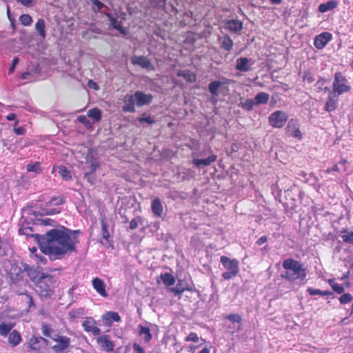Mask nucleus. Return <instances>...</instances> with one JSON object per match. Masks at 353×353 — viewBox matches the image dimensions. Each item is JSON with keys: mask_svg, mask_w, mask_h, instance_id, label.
<instances>
[{"mask_svg": "<svg viewBox=\"0 0 353 353\" xmlns=\"http://www.w3.org/2000/svg\"><path fill=\"white\" fill-rule=\"evenodd\" d=\"M48 344V341L42 336H32L28 341V348L35 353H40Z\"/></svg>", "mask_w": 353, "mask_h": 353, "instance_id": "nucleus-7", "label": "nucleus"}, {"mask_svg": "<svg viewBox=\"0 0 353 353\" xmlns=\"http://www.w3.org/2000/svg\"><path fill=\"white\" fill-rule=\"evenodd\" d=\"M17 118V115L14 113H10L7 115L6 119L8 121H14Z\"/></svg>", "mask_w": 353, "mask_h": 353, "instance_id": "nucleus-64", "label": "nucleus"}, {"mask_svg": "<svg viewBox=\"0 0 353 353\" xmlns=\"http://www.w3.org/2000/svg\"><path fill=\"white\" fill-rule=\"evenodd\" d=\"M131 62L133 65H140L143 68H148L151 65L150 60L143 56H134L131 59Z\"/></svg>", "mask_w": 353, "mask_h": 353, "instance_id": "nucleus-20", "label": "nucleus"}, {"mask_svg": "<svg viewBox=\"0 0 353 353\" xmlns=\"http://www.w3.org/2000/svg\"><path fill=\"white\" fill-rule=\"evenodd\" d=\"M98 344L106 352H112L114 347V343L110 340L109 335H102L97 339Z\"/></svg>", "mask_w": 353, "mask_h": 353, "instance_id": "nucleus-17", "label": "nucleus"}, {"mask_svg": "<svg viewBox=\"0 0 353 353\" xmlns=\"http://www.w3.org/2000/svg\"><path fill=\"white\" fill-rule=\"evenodd\" d=\"M103 320L105 322L106 325H110L112 322H120L121 316L116 312H107L103 316Z\"/></svg>", "mask_w": 353, "mask_h": 353, "instance_id": "nucleus-23", "label": "nucleus"}, {"mask_svg": "<svg viewBox=\"0 0 353 353\" xmlns=\"http://www.w3.org/2000/svg\"><path fill=\"white\" fill-rule=\"evenodd\" d=\"M176 75L183 77L188 83H194L196 81V75L190 70H179Z\"/></svg>", "mask_w": 353, "mask_h": 353, "instance_id": "nucleus-24", "label": "nucleus"}, {"mask_svg": "<svg viewBox=\"0 0 353 353\" xmlns=\"http://www.w3.org/2000/svg\"><path fill=\"white\" fill-rule=\"evenodd\" d=\"M307 292L311 296H313V295H321V296L322 295V291L319 289L308 288L307 289Z\"/></svg>", "mask_w": 353, "mask_h": 353, "instance_id": "nucleus-54", "label": "nucleus"}, {"mask_svg": "<svg viewBox=\"0 0 353 353\" xmlns=\"http://www.w3.org/2000/svg\"><path fill=\"white\" fill-rule=\"evenodd\" d=\"M350 90L351 85L346 77L341 72H335L331 91L341 95L343 93L348 92Z\"/></svg>", "mask_w": 353, "mask_h": 353, "instance_id": "nucleus-5", "label": "nucleus"}, {"mask_svg": "<svg viewBox=\"0 0 353 353\" xmlns=\"http://www.w3.org/2000/svg\"><path fill=\"white\" fill-rule=\"evenodd\" d=\"M161 278L163 283L167 286L172 285L175 283V278L170 273L166 272L163 274H161Z\"/></svg>", "mask_w": 353, "mask_h": 353, "instance_id": "nucleus-34", "label": "nucleus"}, {"mask_svg": "<svg viewBox=\"0 0 353 353\" xmlns=\"http://www.w3.org/2000/svg\"><path fill=\"white\" fill-rule=\"evenodd\" d=\"M14 132L18 135H22L25 133L26 130L22 126H19L18 128H14Z\"/></svg>", "mask_w": 353, "mask_h": 353, "instance_id": "nucleus-61", "label": "nucleus"}, {"mask_svg": "<svg viewBox=\"0 0 353 353\" xmlns=\"http://www.w3.org/2000/svg\"><path fill=\"white\" fill-rule=\"evenodd\" d=\"M339 96L338 94L330 90L324 110L327 112L334 111L337 108Z\"/></svg>", "mask_w": 353, "mask_h": 353, "instance_id": "nucleus-12", "label": "nucleus"}, {"mask_svg": "<svg viewBox=\"0 0 353 353\" xmlns=\"http://www.w3.org/2000/svg\"><path fill=\"white\" fill-rule=\"evenodd\" d=\"M14 325L12 323H3L0 324V335L6 336L12 329Z\"/></svg>", "mask_w": 353, "mask_h": 353, "instance_id": "nucleus-39", "label": "nucleus"}, {"mask_svg": "<svg viewBox=\"0 0 353 353\" xmlns=\"http://www.w3.org/2000/svg\"><path fill=\"white\" fill-rule=\"evenodd\" d=\"M225 28L231 32H238L243 29V23L237 19L228 20L225 23Z\"/></svg>", "mask_w": 353, "mask_h": 353, "instance_id": "nucleus-18", "label": "nucleus"}, {"mask_svg": "<svg viewBox=\"0 0 353 353\" xmlns=\"http://www.w3.org/2000/svg\"><path fill=\"white\" fill-rule=\"evenodd\" d=\"M339 2L336 0H330L319 6L318 10L320 12L324 13L330 10H333L338 7Z\"/></svg>", "mask_w": 353, "mask_h": 353, "instance_id": "nucleus-22", "label": "nucleus"}, {"mask_svg": "<svg viewBox=\"0 0 353 353\" xmlns=\"http://www.w3.org/2000/svg\"><path fill=\"white\" fill-rule=\"evenodd\" d=\"M270 99V95L268 93L265 92H260L256 94L254 97V103L256 105H259L261 104H266Z\"/></svg>", "mask_w": 353, "mask_h": 353, "instance_id": "nucleus-27", "label": "nucleus"}, {"mask_svg": "<svg viewBox=\"0 0 353 353\" xmlns=\"http://www.w3.org/2000/svg\"><path fill=\"white\" fill-rule=\"evenodd\" d=\"M140 123L145 122L148 124H152L154 123V120L149 116H148L145 113L143 114L141 117L138 119Z\"/></svg>", "mask_w": 353, "mask_h": 353, "instance_id": "nucleus-49", "label": "nucleus"}, {"mask_svg": "<svg viewBox=\"0 0 353 353\" xmlns=\"http://www.w3.org/2000/svg\"><path fill=\"white\" fill-rule=\"evenodd\" d=\"M52 340L57 343L52 346V350L56 353H61L68 349L71 343L70 339L63 335H57Z\"/></svg>", "mask_w": 353, "mask_h": 353, "instance_id": "nucleus-8", "label": "nucleus"}, {"mask_svg": "<svg viewBox=\"0 0 353 353\" xmlns=\"http://www.w3.org/2000/svg\"><path fill=\"white\" fill-rule=\"evenodd\" d=\"M136 99V105L138 107L143 106L149 104L152 101V95L146 94L141 91H136L134 92Z\"/></svg>", "mask_w": 353, "mask_h": 353, "instance_id": "nucleus-16", "label": "nucleus"}, {"mask_svg": "<svg viewBox=\"0 0 353 353\" xmlns=\"http://www.w3.org/2000/svg\"><path fill=\"white\" fill-rule=\"evenodd\" d=\"M124 105L122 106V110L124 112H134L136 99L134 94H127L123 98Z\"/></svg>", "mask_w": 353, "mask_h": 353, "instance_id": "nucleus-13", "label": "nucleus"}, {"mask_svg": "<svg viewBox=\"0 0 353 353\" xmlns=\"http://www.w3.org/2000/svg\"><path fill=\"white\" fill-rule=\"evenodd\" d=\"M353 301V296L350 293H345L342 294L339 298V302L341 304H347Z\"/></svg>", "mask_w": 353, "mask_h": 353, "instance_id": "nucleus-43", "label": "nucleus"}, {"mask_svg": "<svg viewBox=\"0 0 353 353\" xmlns=\"http://www.w3.org/2000/svg\"><path fill=\"white\" fill-rule=\"evenodd\" d=\"M23 270L27 272L32 281L35 283L37 292L43 297H50L54 292V289L59 284V273L54 272L61 271V269H50L49 272L41 273L32 270L30 265L23 264Z\"/></svg>", "mask_w": 353, "mask_h": 353, "instance_id": "nucleus-2", "label": "nucleus"}, {"mask_svg": "<svg viewBox=\"0 0 353 353\" xmlns=\"http://www.w3.org/2000/svg\"><path fill=\"white\" fill-rule=\"evenodd\" d=\"M77 121L83 124L85 127L91 125L90 121L87 119L85 115H79L77 117Z\"/></svg>", "mask_w": 353, "mask_h": 353, "instance_id": "nucleus-52", "label": "nucleus"}, {"mask_svg": "<svg viewBox=\"0 0 353 353\" xmlns=\"http://www.w3.org/2000/svg\"><path fill=\"white\" fill-rule=\"evenodd\" d=\"M88 85L90 88H92L94 90H98L99 89V86L97 85V83L96 82H94V81L92 80H89L88 81Z\"/></svg>", "mask_w": 353, "mask_h": 353, "instance_id": "nucleus-62", "label": "nucleus"}, {"mask_svg": "<svg viewBox=\"0 0 353 353\" xmlns=\"http://www.w3.org/2000/svg\"><path fill=\"white\" fill-rule=\"evenodd\" d=\"M332 35L329 32H323L316 35L314 40V46L316 48L321 50L331 41Z\"/></svg>", "mask_w": 353, "mask_h": 353, "instance_id": "nucleus-10", "label": "nucleus"}, {"mask_svg": "<svg viewBox=\"0 0 353 353\" xmlns=\"http://www.w3.org/2000/svg\"><path fill=\"white\" fill-rule=\"evenodd\" d=\"M341 239L345 243L353 244V232H349L347 229H343L341 230Z\"/></svg>", "mask_w": 353, "mask_h": 353, "instance_id": "nucleus-33", "label": "nucleus"}, {"mask_svg": "<svg viewBox=\"0 0 353 353\" xmlns=\"http://www.w3.org/2000/svg\"><path fill=\"white\" fill-rule=\"evenodd\" d=\"M92 284L96 292L102 297L106 298L108 296L106 292V285L104 281L99 277H95L92 281Z\"/></svg>", "mask_w": 353, "mask_h": 353, "instance_id": "nucleus-15", "label": "nucleus"}, {"mask_svg": "<svg viewBox=\"0 0 353 353\" xmlns=\"http://www.w3.org/2000/svg\"><path fill=\"white\" fill-rule=\"evenodd\" d=\"M141 222V219L139 216H137L132 219L129 224V228L131 230H135L138 228V225Z\"/></svg>", "mask_w": 353, "mask_h": 353, "instance_id": "nucleus-46", "label": "nucleus"}, {"mask_svg": "<svg viewBox=\"0 0 353 353\" xmlns=\"http://www.w3.org/2000/svg\"><path fill=\"white\" fill-rule=\"evenodd\" d=\"M35 29L38 32L39 34L41 36L42 39H45L46 37V24L45 21L42 19H39L36 24Z\"/></svg>", "mask_w": 353, "mask_h": 353, "instance_id": "nucleus-32", "label": "nucleus"}, {"mask_svg": "<svg viewBox=\"0 0 353 353\" xmlns=\"http://www.w3.org/2000/svg\"><path fill=\"white\" fill-rule=\"evenodd\" d=\"M42 333L45 336L50 337L52 330L50 325L47 324H43L41 327Z\"/></svg>", "mask_w": 353, "mask_h": 353, "instance_id": "nucleus-48", "label": "nucleus"}, {"mask_svg": "<svg viewBox=\"0 0 353 353\" xmlns=\"http://www.w3.org/2000/svg\"><path fill=\"white\" fill-rule=\"evenodd\" d=\"M31 257L36 261L37 264L45 265L47 263V259L42 254H32Z\"/></svg>", "mask_w": 353, "mask_h": 353, "instance_id": "nucleus-41", "label": "nucleus"}, {"mask_svg": "<svg viewBox=\"0 0 353 353\" xmlns=\"http://www.w3.org/2000/svg\"><path fill=\"white\" fill-rule=\"evenodd\" d=\"M65 203V198L63 196H53L51 199L46 203V206L49 207L51 205H61Z\"/></svg>", "mask_w": 353, "mask_h": 353, "instance_id": "nucleus-38", "label": "nucleus"}, {"mask_svg": "<svg viewBox=\"0 0 353 353\" xmlns=\"http://www.w3.org/2000/svg\"><path fill=\"white\" fill-rule=\"evenodd\" d=\"M171 292H174L175 295H177L179 296H181V295L185 291H192V289L188 287H184L182 285V281L179 280L178 283H176V286L174 288H172L170 289Z\"/></svg>", "mask_w": 353, "mask_h": 353, "instance_id": "nucleus-29", "label": "nucleus"}, {"mask_svg": "<svg viewBox=\"0 0 353 353\" xmlns=\"http://www.w3.org/2000/svg\"><path fill=\"white\" fill-rule=\"evenodd\" d=\"M282 265L285 272L281 274V277L286 281L294 282L298 279L304 280L307 276L306 269L299 261L287 259L283 261Z\"/></svg>", "mask_w": 353, "mask_h": 353, "instance_id": "nucleus-3", "label": "nucleus"}, {"mask_svg": "<svg viewBox=\"0 0 353 353\" xmlns=\"http://www.w3.org/2000/svg\"><path fill=\"white\" fill-rule=\"evenodd\" d=\"M19 63V58L18 57H14L13 59H12V64L9 68V71H8V73L9 74H11L12 72H14V70H15V67H16V65Z\"/></svg>", "mask_w": 353, "mask_h": 353, "instance_id": "nucleus-55", "label": "nucleus"}, {"mask_svg": "<svg viewBox=\"0 0 353 353\" xmlns=\"http://www.w3.org/2000/svg\"><path fill=\"white\" fill-rule=\"evenodd\" d=\"M255 105L254 100L252 99H247L244 102L241 103V107L247 111L252 110Z\"/></svg>", "mask_w": 353, "mask_h": 353, "instance_id": "nucleus-40", "label": "nucleus"}, {"mask_svg": "<svg viewBox=\"0 0 353 353\" xmlns=\"http://www.w3.org/2000/svg\"><path fill=\"white\" fill-rule=\"evenodd\" d=\"M163 212V208L159 199H156V216H160Z\"/></svg>", "mask_w": 353, "mask_h": 353, "instance_id": "nucleus-53", "label": "nucleus"}, {"mask_svg": "<svg viewBox=\"0 0 353 353\" xmlns=\"http://www.w3.org/2000/svg\"><path fill=\"white\" fill-rule=\"evenodd\" d=\"M217 159V156L215 154H211L209 156L207 159H194L192 163L193 164L197 167L199 168L201 165L204 166H208L211 163L215 162Z\"/></svg>", "mask_w": 353, "mask_h": 353, "instance_id": "nucleus-21", "label": "nucleus"}, {"mask_svg": "<svg viewBox=\"0 0 353 353\" xmlns=\"http://www.w3.org/2000/svg\"><path fill=\"white\" fill-rule=\"evenodd\" d=\"M303 79V81H307L308 83H312L314 80L310 72H305Z\"/></svg>", "mask_w": 353, "mask_h": 353, "instance_id": "nucleus-57", "label": "nucleus"}, {"mask_svg": "<svg viewBox=\"0 0 353 353\" xmlns=\"http://www.w3.org/2000/svg\"><path fill=\"white\" fill-rule=\"evenodd\" d=\"M219 40L221 41V48L228 52L232 50L234 43L233 41L230 37V36L226 34L224 37H221Z\"/></svg>", "mask_w": 353, "mask_h": 353, "instance_id": "nucleus-25", "label": "nucleus"}, {"mask_svg": "<svg viewBox=\"0 0 353 353\" xmlns=\"http://www.w3.org/2000/svg\"><path fill=\"white\" fill-rule=\"evenodd\" d=\"M225 318L232 323H241L242 321L241 316L238 314H230Z\"/></svg>", "mask_w": 353, "mask_h": 353, "instance_id": "nucleus-47", "label": "nucleus"}, {"mask_svg": "<svg viewBox=\"0 0 353 353\" xmlns=\"http://www.w3.org/2000/svg\"><path fill=\"white\" fill-rule=\"evenodd\" d=\"M133 349H134V352H136L137 353H145L143 348L142 347H141L140 345H139L136 343H134L133 344Z\"/></svg>", "mask_w": 353, "mask_h": 353, "instance_id": "nucleus-58", "label": "nucleus"}, {"mask_svg": "<svg viewBox=\"0 0 353 353\" xmlns=\"http://www.w3.org/2000/svg\"><path fill=\"white\" fill-rule=\"evenodd\" d=\"M60 212V210H58L55 208L54 209H49L47 212H46V214H48V215H52V214H58Z\"/></svg>", "mask_w": 353, "mask_h": 353, "instance_id": "nucleus-63", "label": "nucleus"}, {"mask_svg": "<svg viewBox=\"0 0 353 353\" xmlns=\"http://www.w3.org/2000/svg\"><path fill=\"white\" fill-rule=\"evenodd\" d=\"M59 173L65 181H69L72 178L71 172L65 165L59 167Z\"/></svg>", "mask_w": 353, "mask_h": 353, "instance_id": "nucleus-35", "label": "nucleus"}, {"mask_svg": "<svg viewBox=\"0 0 353 353\" xmlns=\"http://www.w3.org/2000/svg\"><path fill=\"white\" fill-rule=\"evenodd\" d=\"M26 7H31L34 5V0H16Z\"/></svg>", "mask_w": 353, "mask_h": 353, "instance_id": "nucleus-56", "label": "nucleus"}, {"mask_svg": "<svg viewBox=\"0 0 353 353\" xmlns=\"http://www.w3.org/2000/svg\"><path fill=\"white\" fill-rule=\"evenodd\" d=\"M26 170L28 172H35L37 174L42 172L41 164L38 161L28 164L26 165Z\"/></svg>", "mask_w": 353, "mask_h": 353, "instance_id": "nucleus-36", "label": "nucleus"}, {"mask_svg": "<svg viewBox=\"0 0 353 353\" xmlns=\"http://www.w3.org/2000/svg\"><path fill=\"white\" fill-rule=\"evenodd\" d=\"M91 2L92 3V10L94 12H99L105 6L99 0H91Z\"/></svg>", "mask_w": 353, "mask_h": 353, "instance_id": "nucleus-44", "label": "nucleus"}, {"mask_svg": "<svg viewBox=\"0 0 353 353\" xmlns=\"http://www.w3.org/2000/svg\"><path fill=\"white\" fill-rule=\"evenodd\" d=\"M220 261L223 268L227 270L222 274V277L225 280H229L232 278L235 277L239 272V261L236 259H230L226 256H221Z\"/></svg>", "mask_w": 353, "mask_h": 353, "instance_id": "nucleus-4", "label": "nucleus"}, {"mask_svg": "<svg viewBox=\"0 0 353 353\" xmlns=\"http://www.w3.org/2000/svg\"><path fill=\"white\" fill-rule=\"evenodd\" d=\"M286 134L290 137L301 139L303 138L302 132L299 129V122L296 119H291L285 128Z\"/></svg>", "mask_w": 353, "mask_h": 353, "instance_id": "nucleus-9", "label": "nucleus"}, {"mask_svg": "<svg viewBox=\"0 0 353 353\" xmlns=\"http://www.w3.org/2000/svg\"><path fill=\"white\" fill-rule=\"evenodd\" d=\"M253 63L252 59L241 57L236 59L235 69L242 72H247L252 70Z\"/></svg>", "mask_w": 353, "mask_h": 353, "instance_id": "nucleus-11", "label": "nucleus"}, {"mask_svg": "<svg viewBox=\"0 0 353 353\" xmlns=\"http://www.w3.org/2000/svg\"><path fill=\"white\" fill-rule=\"evenodd\" d=\"M99 168V163L96 159L92 158L90 161V172L94 173Z\"/></svg>", "mask_w": 353, "mask_h": 353, "instance_id": "nucleus-50", "label": "nucleus"}, {"mask_svg": "<svg viewBox=\"0 0 353 353\" xmlns=\"http://www.w3.org/2000/svg\"><path fill=\"white\" fill-rule=\"evenodd\" d=\"M87 115L88 117L93 120L94 123L100 121L102 117L101 111L100 109L97 108H93L90 109L87 112Z\"/></svg>", "mask_w": 353, "mask_h": 353, "instance_id": "nucleus-26", "label": "nucleus"}, {"mask_svg": "<svg viewBox=\"0 0 353 353\" xmlns=\"http://www.w3.org/2000/svg\"><path fill=\"white\" fill-rule=\"evenodd\" d=\"M333 172H339V168L338 165L336 163L334 164L333 165V167L327 168L325 170V172L327 173V174H330V173H332Z\"/></svg>", "mask_w": 353, "mask_h": 353, "instance_id": "nucleus-59", "label": "nucleus"}, {"mask_svg": "<svg viewBox=\"0 0 353 353\" xmlns=\"http://www.w3.org/2000/svg\"><path fill=\"white\" fill-rule=\"evenodd\" d=\"M101 230H102V236L104 239H105L106 241H108L109 238H110V233L108 230L107 223L103 220H102L101 221Z\"/></svg>", "mask_w": 353, "mask_h": 353, "instance_id": "nucleus-45", "label": "nucleus"}, {"mask_svg": "<svg viewBox=\"0 0 353 353\" xmlns=\"http://www.w3.org/2000/svg\"><path fill=\"white\" fill-rule=\"evenodd\" d=\"M21 341V336L19 332L17 330L11 332L8 336V342L12 346H16Z\"/></svg>", "mask_w": 353, "mask_h": 353, "instance_id": "nucleus-28", "label": "nucleus"}, {"mask_svg": "<svg viewBox=\"0 0 353 353\" xmlns=\"http://www.w3.org/2000/svg\"><path fill=\"white\" fill-rule=\"evenodd\" d=\"M79 233V230H71L63 226L60 230L51 229L42 236L39 234H32V236L39 241L43 254L53 255L56 259H60L76 252Z\"/></svg>", "mask_w": 353, "mask_h": 353, "instance_id": "nucleus-1", "label": "nucleus"}, {"mask_svg": "<svg viewBox=\"0 0 353 353\" xmlns=\"http://www.w3.org/2000/svg\"><path fill=\"white\" fill-rule=\"evenodd\" d=\"M185 341H192V342H198L199 341V337L196 333L195 332H191L190 333L185 339Z\"/></svg>", "mask_w": 353, "mask_h": 353, "instance_id": "nucleus-51", "label": "nucleus"}, {"mask_svg": "<svg viewBox=\"0 0 353 353\" xmlns=\"http://www.w3.org/2000/svg\"><path fill=\"white\" fill-rule=\"evenodd\" d=\"M105 15L109 19L110 25L114 29L118 30L119 33L123 35H126L128 34V30L125 28L122 27L121 21L117 20L109 12L105 13Z\"/></svg>", "mask_w": 353, "mask_h": 353, "instance_id": "nucleus-19", "label": "nucleus"}, {"mask_svg": "<svg viewBox=\"0 0 353 353\" xmlns=\"http://www.w3.org/2000/svg\"><path fill=\"white\" fill-rule=\"evenodd\" d=\"M19 21L21 24L26 26H30L32 22V17L28 14H21L19 17Z\"/></svg>", "mask_w": 353, "mask_h": 353, "instance_id": "nucleus-42", "label": "nucleus"}, {"mask_svg": "<svg viewBox=\"0 0 353 353\" xmlns=\"http://www.w3.org/2000/svg\"><path fill=\"white\" fill-rule=\"evenodd\" d=\"M222 85V82L219 81H213L209 83L208 90L213 97L219 96V89Z\"/></svg>", "mask_w": 353, "mask_h": 353, "instance_id": "nucleus-30", "label": "nucleus"}, {"mask_svg": "<svg viewBox=\"0 0 353 353\" xmlns=\"http://www.w3.org/2000/svg\"><path fill=\"white\" fill-rule=\"evenodd\" d=\"M139 335L143 337L145 342H149L152 339L150 328L140 325L139 326Z\"/></svg>", "mask_w": 353, "mask_h": 353, "instance_id": "nucleus-31", "label": "nucleus"}, {"mask_svg": "<svg viewBox=\"0 0 353 353\" xmlns=\"http://www.w3.org/2000/svg\"><path fill=\"white\" fill-rule=\"evenodd\" d=\"M288 119V115L282 110H276L268 117V123L274 128H283Z\"/></svg>", "mask_w": 353, "mask_h": 353, "instance_id": "nucleus-6", "label": "nucleus"}, {"mask_svg": "<svg viewBox=\"0 0 353 353\" xmlns=\"http://www.w3.org/2000/svg\"><path fill=\"white\" fill-rule=\"evenodd\" d=\"M82 326L84 331L91 332L94 336L99 335L101 330L97 327V322L92 318H87L83 322Z\"/></svg>", "mask_w": 353, "mask_h": 353, "instance_id": "nucleus-14", "label": "nucleus"}, {"mask_svg": "<svg viewBox=\"0 0 353 353\" xmlns=\"http://www.w3.org/2000/svg\"><path fill=\"white\" fill-rule=\"evenodd\" d=\"M328 283L331 286L332 290L337 294H341L343 293V292L345 290L344 287L342 286L341 285L337 283L336 282H335L334 279H330L328 280Z\"/></svg>", "mask_w": 353, "mask_h": 353, "instance_id": "nucleus-37", "label": "nucleus"}, {"mask_svg": "<svg viewBox=\"0 0 353 353\" xmlns=\"http://www.w3.org/2000/svg\"><path fill=\"white\" fill-rule=\"evenodd\" d=\"M268 241V237L266 236H261L256 242L258 245H261Z\"/></svg>", "mask_w": 353, "mask_h": 353, "instance_id": "nucleus-60", "label": "nucleus"}]
</instances>
